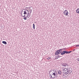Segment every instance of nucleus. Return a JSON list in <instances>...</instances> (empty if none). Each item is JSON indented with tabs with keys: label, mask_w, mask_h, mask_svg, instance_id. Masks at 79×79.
Returning <instances> with one entry per match:
<instances>
[{
	"label": "nucleus",
	"mask_w": 79,
	"mask_h": 79,
	"mask_svg": "<svg viewBox=\"0 0 79 79\" xmlns=\"http://www.w3.org/2000/svg\"><path fill=\"white\" fill-rule=\"evenodd\" d=\"M62 66H63V68H67L68 66V64H66V63H63L62 64Z\"/></svg>",
	"instance_id": "20e7f679"
},
{
	"label": "nucleus",
	"mask_w": 79,
	"mask_h": 79,
	"mask_svg": "<svg viewBox=\"0 0 79 79\" xmlns=\"http://www.w3.org/2000/svg\"><path fill=\"white\" fill-rule=\"evenodd\" d=\"M79 45H76V47H79Z\"/></svg>",
	"instance_id": "f3484780"
},
{
	"label": "nucleus",
	"mask_w": 79,
	"mask_h": 79,
	"mask_svg": "<svg viewBox=\"0 0 79 79\" xmlns=\"http://www.w3.org/2000/svg\"><path fill=\"white\" fill-rule=\"evenodd\" d=\"M64 15H66V16H68V13H69L68 11V10H65L64 11Z\"/></svg>",
	"instance_id": "39448f33"
},
{
	"label": "nucleus",
	"mask_w": 79,
	"mask_h": 79,
	"mask_svg": "<svg viewBox=\"0 0 79 79\" xmlns=\"http://www.w3.org/2000/svg\"><path fill=\"white\" fill-rule=\"evenodd\" d=\"M75 49H73V51H75Z\"/></svg>",
	"instance_id": "6ab92c4d"
},
{
	"label": "nucleus",
	"mask_w": 79,
	"mask_h": 79,
	"mask_svg": "<svg viewBox=\"0 0 79 79\" xmlns=\"http://www.w3.org/2000/svg\"><path fill=\"white\" fill-rule=\"evenodd\" d=\"M55 59H58V58H55Z\"/></svg>",
	"instance_id": "aec40b11"
},
{
	"label": "nucleus",
	"mask_w": 79,
	"mask_h": 79,
	"mask_svg": "<svg viewBox=\"0 0 79 79\" xmlns=\"http://www.w3.org/2000/svg\"><path fill=\"white\" fill-rule=\"evenodd\" d=\"M50 76L49 77L50 79H55L57 77L56 73L54 70H52L50 72Z\"/></svg>",
	"instance_id": "f257e3e1"
},
{
	"label": "nucleus",
	"mask_w": 79,
	"mask_h": 79,
	"mask_svg": "<svg viewBox=\"0 0 79 79\" xmlns=\"http://www.w3.org/2000/svg\"><path fill=\"white\" fill-rule=\"evenodd\" d=\"M76 12L77 13L79 14V8L77 10Z\"/></svg>",
	"instance_id": "9b49d317"
},
{
	"label": "nucleus",
	"mask_w": 79,
	"mask_h": 79,
	"mask_svg": "<svg viewBox=\"0 0 79 79\" xmlns=\"http://www.w3.org/2000/svg\"><path fill=\"white\" fill-rule=\"evenodd\" d=\"M27 16H29V13H28L27 14Z\"/></svg>",
	"instance_id": "a211bd4d"
},
{
	"label": "nucleus",
	"mask_w": 79,
	"mask_h": 79,
	"mask_svg": "<svg viewBox=\"0 0 79 79\" xmlns=\"http://www.w3.org/2000/svg\"><path fill=\"white\" fill-rule=\"evenodd\" d=\"M72 52V51H69V52L66 51V53H67V54H68V53H71V52Z\"/></svg>",
	"instance_id": "ddd939ff"
},
{
	"label": "nucleus",
	"mask_w": 79,
	"mask_h": 79,
	"mask_svg": "<svg viewBox=\"0 0 79 79\" xmlns=\"http://www.w3.org/2000/svg\"><path fill=\"white\" fill-rule=\"evenodd\" d=\"M25 20H26V17L25 18H23Z\"/></svg>",
	"instance_id": "dca6fc26"
},
{
	"label": "nucleus",
	"mask_w": 79,
	"mask_h": 79,
	"mask_svg": "<svg viewBox=\"0 0 79 79\" xmlns=\"http://www.w3.org/2000/svg\"><path fill=\"white\" fill-rule=\"evenodd\" d=\"M27 11H28V10H23L21 13L22 16L23 17H25V15H26V14L27 15Z\"/></svg>",
	"instance_id": "f03ea898"
},
{
	"label": "nucleus",
	"mask_w": 79,
	"mask_h": 79,
	"mask_svg": "<svg viewBox=\"0 0 79 79\" xmlns=\"http://www.w3.org/2000/svg\"><path fill=\"white\" fill-rule=\"evenodd\" d=\"M62 52V49H60V50H58L55 53V55H59L60 53H61Z\"/></svg>",
	"instance_id": "7ed1b4c3"
},
{
	"label": "nucleus",
	"mask_w": 79,
	"mask_h": 79,
	"mask_svg": "<svg viewBox=\"0 0 79 79\" xmlns=\"http://www.w3.org/2000/svg\"><path fill=\"white\" fill-rule=\"evenodd\" d=\"M33 28L34 29H35V25H34V24H33Z\"/></svg>",
	"instance_id": "4468645a"
},
{
	"label": "nucleus",
	"mask_w": 79,
	"mask_h": 79,
	"mask_svg": "<svg viewBox=\"0 0 79 79\" xmlns=\"http://www.w3.org/2000/svg\"><path fill=\"white\" fill-rule=\"evenodd\" d=\"M65 53H66V51H62L61 53V55H64Z\"/></svg>",
	"instance_id": "9d476101"
},
{
	"label": "nucleus",
	"mask_w": 79,
	"mask_h": 79,
	"mask_svg": "<svg viewBox=\"0 0 79 79\" xmlns=\"http://www.w3.org/2000/svg\"><path fill=\"white\" fill-rule=\"evenodd\" d=\"M47 59L48 60H50V57H49L48 58H47Z\"/></svg>",
	"instance_id": "2eb2a0df"
},
{
	"label": "nucleus",
	"mask_w": 79,
	"mask_h": 79,
	"mask_svg": "<svg viewBox=\"0 0 79 79\" xmlns=\"http://www.w3.org/2000/svg\"><path fill=\"white\" fill-rule=\"evenodd\" d=\"M72 73V71L70 70H69L67 71V74H68V73H69V74H70V73Z\"/></svg>",
	"instance_id": "1a4fd4ad"
},
{
	"label": "nucleus",
	"mask_w": 79,
	"mask_h": 79,
	"mask_svg": "<svg viewBox=\"0 0 79 79\" xmlns=\"http://www.w3.org/2000/svg\"><path fill=\"white\" fill-rule=\"evenodd\" d=\"M58 74H60V75L61 74H62V72H61V71L60 70H59L58 71Z\"/></svg>",
	"instance_id": "6e6552de"
},
{
	"label": "nucleus",
	"mask_w": 79,
	"mask_h": 79,
	"mask_svg": "<svg viewBox=\"0 0 79 79\" xmlns=\"http://www.w3.org/2000/svg\"><path fill=\"white\" fill-rule=\"evenodd\" d=\"M64 74H66V73H68V69L65 68L64 69Z\"/></svg>",
	"instance_id": "0eeeda50"
},
{
	"label": "nucleus",
	"mask_w": 79,
	"mask_h": 79,
	"mask_svg": "<svg viewBox=\"0 0 79 79\" xmlns=\"http://www.w3.org/2000/svg\"><path fill=\"white\" fill-rule=\"evenodd\" d=\"M2 43L3 44H5V45H6V44H7V43H6V41H2Z\"/></svg>",
	"instance_id": "f8f14e48"
},
{
	"label": "nucleus",
	"mask_w": 79,
	"mask_h": 79,
	"mask_svg": "<svg viewBox=\"0 0 79 79\" xmlns=\"http://www.w3.org/2000/svg\"><path fill=\"white\" fill-rule=\"evenodd\" d=\"M31 7L28 8L27 9V10H28V13L29 12H30V13H32V9H31Z\"/></svg>",
	"instance_id": "423d86ee"
}]
</instances>
